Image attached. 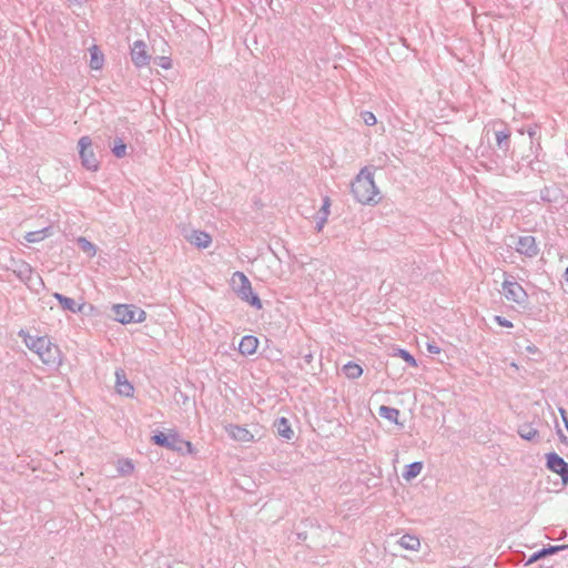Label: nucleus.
Instances as JSON below:
<instances>
[{
	"mask_svg": "<svg viewBox=\"0 0 568 568\" xmlns=\"http://www.w3.org/2000/svg\"><path fill=\"white\" fill-rule=\"evenodd\" d=\"M18 336L22 338L30 351L38 355L42 364L51 368L61 366L62 353L60 347L49 336H33L24 329H20Z\"/></svg>",
	"mask_w": 568,
	"mask_h": 568,
	"instance_id": "1",
	"label": "nucleus"
},
{
	"mask_svg": "<svg viewBox=\"0 0 568 568\" xmlns=\"http://www.w3.org/2000/svg\"><path fill=\"white\" fill-rule=\"evenodd\" d=\"M352 194L355 200L365 205H375L379 202V190L377 189L373 172L363 168L356 175L351 185Z\"/></svg>",
	"mask_w": 568,
	"mask_h": 568,
	"instance_id": "2",
	"label": "nucleus"
},
{
	"mask_svg": "<svg viewBox=\"0 0 568 568\" xmlns=\"http://www.w3.org/2000/svg\"><path fill=\"white\" fill-rule=\"evenodd\" d=\"M491 130L495 136L497 146V156L499 158H513L511 145V131L509 126L503 121H495L491 123Z\"/></svg>",
	"mask_w": 568,
	"mask_h": 568,
	"instance_id": "3",
	"label": "nucleus"
},
{
	"mask_svg": "<svg viewBox=\"0 0 568 568\" xmlns=\"http://www.w3.org/2000/svg\"><path fill=\"white\" fill-rule=\"evenodd\" d=\"M236 280H239V284L235 287V292L237 296L254 306L257 310L262 308V302L260 297L253 292L252 284L247 276L242 272H235L233 274V283L236 284Z\"/></svg>",
	"mask_w": 568,
	"mask_h": 568,
	"instance_id": "4",
	"label": "nucleus"
},
{
	"mask_svg": "<svg viewBox=\"0 0 568 568\" xmlns=\"http://www.w3.org/2000/svg\"><path fill=\"white\" fill-rule=\"evenodd\" d=\"M112 312L114 320L122 324L142 323L146 317L142 308L130 304H115L112 306Z\"/></svg>",
	"mask_w": 568,
	"mask_h": 568,
	"instance_id": "5",
	"label": "nucleus"
},
{
	"mask_svg": "<svg viewBox=\"0 0 568 568\" xmlns=\"http://www.w3.org/2000/svg\"><path fill=\"white\" fill-rule=\"evenodd\" d=\"M78 148L82 166L92 172L98 171L100 168V162L92 149L91 138L88 135L81 136L78 142Z\"/></svg>",
	"mask_w": 568,
	"mask_h": 568,
	"instance_id": "6",
	"label": "nucleus"
},
{
	"mask_svg": "<svg viewBox=\"0 0 568 568\" xmlns=\"http://www.w3.org/2000/svg\"><path fill=\"white\" fill-rule=\"evenodd\" d=\"M501 287L507 301L514 302L518 305H525L528 302L527 292L519 283L514 281L511 276H506Z\"/></svg>",
	"mask_w": 568,
	"mask_h": 568,
	"instance_id": "7",
	"label": "nucleus"
},
{
	"mask_svg": "<svg viewBox=\"0 0 568 568\" xmlns=\"http://www.w3.org/2000/svg\"><path fill=\"white\" fill-rule=\"evenodd\" d=\"M152 442L161 447H165L172 450L181 452L183 447L187 448V452H192V444L187 440H183L178 434L166 435L162 432H158L152 436Z\"/></svg>",
	"mask_w": 568,
	"mask_h": 568,
	"instance_id": "8",
	"label": "nucleus"
},
{
	"mask_svg": "<svg viewBox=\"0 0 568 568\" xmlns=\"http://www.w3.org/2000/svg\"><path fill=\"white\" fill-rule=\"evenodd\" d=\"M516 251L526 257H535L539 253L536 239L532 235L518 236L515 241Z\"/></svg>",
	"mask_w": 568,
	"mask_h": 568,
	"instance_id": "9",
	"label": "nucleus"
},
{
	"mask_svg": "<svg viewBox=\"0 0 568 568\" xmlns=\"http://www.w3.org/2000/svg\"><path fill=\"white\" fill-rule=\"evenodd\" d=\"M547 467L561 477L562 483L568 484V463L556 453L547 454Z\"/></svg>",
	"mask_w": 568,
	"mask_h": 568,
	"instance_id": "10",
	"label": "nucleus"
},
{
	"mask_svg": "<svg viewBox=\"0 0 568 568\" xmlns=\"http://www.w3.org/2000/svg\"><path fill=\"white\" fill-rule=\"evenodd\" d=\"M131 60L136 68H143L150 63L151 57L146 52V44L144 41H134L131 48Z\"/></svg>",
	"mask_w": 568,
	"mask_h": 568,
	"instance_id": "11",
	"label": "nucleus"
},
{
	"mask_svg": "<svg viewBox=\"0 0 568 568\" xmlns=\"http://www.w3.org/2000/svg\"><path fill=\"white\" fill-rule=\"evenodd\" d=\"M13 272L17 277L26 283L29 287L34 285V281L42 284V278L36 274L30 264L26 262L20 263Z\"/></svg>",
	"mask_w": 568,
	"mask_h": 568,
	"instance_id": "12",
	"label": "nucleus"
},
{
	"mask_svg": "<svg viewBox=\"0 0 568 568\" xmlns=\"http://www.w3.org/2000/svg\"><path fill=\"white\" fill-rule=\"evenodd\" d=\"M225 432L231 438L242 443L255 442L254 435L243 426L229 424L225 426Z\"/></svg>",
	"mask_w": 568,
	"mask_h": 568,
	"instance_id": "13",
	"label": "nucleus"
},
{
	"mask_svg": "<svg viewBox=\"0 0 568 568\" xmlns=\"http://www.w3.org/2000/svg\"><path fill=\"white\" fill-rule=\"evenodd\" d=\"M187 241L200 248H206L212 243V237L204 231L195 230L187 236Z\"/></svg>",
	"mask_w": 568,
	"mask_h": 568,
	"instance_id": "14",
	"label": "nucleus"
},
{
	"mask_svg": "<svg viewBox=\"0 0 568 568\" xmlns=\"http://www.w3.org/2000/svg\"><path fill=\"white\" fill-rule=\"evenodd\" d=\"M116 377V390L119 394L124 396H133L134 388L132 384L126 379L125 373L122 369L115 372Z\"/></svg>",
	"mask_w": 568,
	"mask_h": 568,
	"instance_id": "15",
	"label": "nucleus"
},
{
	"mask_svg": "<svg viewBox=\"0 0 568 568\" xmlns=\"http://www.w3.org/2000/svg\"><path fill=\"white\" fill-rule=\"evenodd\" d=\"M258 346V339L257 337L253 335H246L242 337L240 345H239V352L244 356L253 355Z\"/></svg>",
	"mask_w": 568,
	"mask_h": 568,
	"instance_id": "16",
	"label": "nucleus"
},
{
	"mask_svg": "<svg viewBox=\"0 0 568 568\" xmlns=\"http://www.w3.org/2000/svg\"><path fill=\"white\" fill-rule=\"evenodd\" d=\"M53 297L59 302L60 306L64 311H70L72 313H80L82 311V305H78L71 297L64 296L60 293H53Z\"/></svg>",
	"mask_w": 568,
	"mask_h": 568,
	"instance_id": "17",
	"label": "nucleus"
},
{
	"mask_svg": "<svg viewBox=\"0 0 568 568\" xmlns=\"http://www.w3.org/2000/svg\"><path fill=\"white\" fill-rule=\"evenodd\" d=\"M90 68L92 70H101L104 63V55L98 48V45H92L90 49Z\"/></svg>",
	"mask_w": 568,
	"mask_h": 568,
	"instance_id": "18",
	"label": "nucleus"
},
{
	"mask_svg": "<svg viewBox=\"0 0 568 568\" xmlns=\"http://www.w3.org/2000/svg\"><path fill=\"white\" fill-rule=\"evenodd\" d=\"M275 427L281 437L286 440H291L294 436V432L291 428L288 420L285 417H281L275 422Z\"/></svg>",
	"mask_w": 568,
	"mask_h": 568,
	"instance_id": "19",
	"label": "nucleus"
},
{
	"mask_svg": "<svg viewBox=\"0 0 568 568\" xmlns=\"http://www.w3.org/2000/svg\"><path fill=\"white\" fill-rule=\"evenodd\" d=\"M398 544L404 549L414 551L418 550L420 547L419 538L410 534H405L404 536H402L400 539L398 540Z\"/></svg>",
	"mask_w": 568,
	"mask_h": 568,
	"instance_id": "20",
	"label": "nucleus"
},
{
	"mask_svg": "<svg viewBox=\"0 0 568 568\" xmlns=\"http://www.w3.org/2000/svg\"><path fill=\"white\" fill-rule=\"evenodd\" d=\"M378 414L381 417L386 418L392 423H398L399 410L397 408L382 405L378 409Z\"/></svg>",
	"mask_w": 568,
	"mask_h": 568,
	"instance_id": "21",
	"label": "nucleus"
},
{
	"mask_svg": "<svg viewBox=\"0 0 568 568\" xmlns=\"http://www.w3.org/2000/svg\"><path fill=\"white\" fill-rule=\"evenodd\" d=\"M423 469V464L420 462H414L406 466L405 471L403 473V477L406 480H410L417 477Z\"/></svg>",
	"mask_w": 568,
	"mask_h": 568,
	"instance_id": "22",
	"label": "nucleus"
},
{
	"mask_svg": "<svg viewBox=\"0 0 568 568\" xmlns=\"http://www.w3.org/2000/svg\"><path fill=\"white\" fill-rule=\"evenodd\" d=\"M77 244L79 248L84 252L89 257H93L97 254V247L93 243H91L85 237H79L77 240Z\"/></svg>",
	"mask_w": 568,
	"mask_h": 568,
	"instance_id": "23",
	"label": "nucleus"
},
{
	"mask_svg": "<svg viewBox=\"0 0 568 568\" xmlns=\"http://www.w3.org/2000/svg\"><path fill=\"white\" fill-rule=\"evenodd\" d=\"M518 435L525 440H534L538 436V430L529 424H524L519 426Z\"/></svg>",
	"mask_w": 568,
	"mask_h": 568,
	"instance_id": "24",
	"label": "nucleus"
},
{
	"mask_svg": "<svg viewBox=\"0 0 568 568\" xmlns=\"http://www.w3.org/2000/svg\"><path fill=\"white\" fill-rule=\"evenodd\" d=\"M116 469L120 475L128 476L131 475L134 470V465L131 459L123 458L119 459L116 464Z\"/></svg>",
	"mask_w": 568,
	"mask_h": 568,
	"instance_id": "25",
	"label": "nucleus"
},
{
	"mask_svg": "<svg viewBox=\"0 0 568 568\" xmlns=\"http://www.w3.org/2000/svg\"><path fill=\"white\" fill-rule=\"evenodd\" d=\"M343 372L348 378L355 379L362 375L363 369L358 364L349 362L346 365H344Z\"/></svg>",
	"mask_w": 568,
	"mask_h": 568,
	"instance_id": "26",
	"label": "nucleus"
},
{
	"mask_svg": "<svg viewBox=\"0 0 568 568\" xmlns=\"http://www.w3.org/2000/svg\"><path fill=\"white\" fill-rule=\"evenodd\" d=\"M112 153L118 159H122L126 155V144L123 142L121 138L114 139Z\"/></svg>",
	"mask_w": 568,
	"mask_h": 568,
	"instance_id": "27",
	"label": "nucleus"
},
{
	"mask_svg": "<svg viewBox=\"0 0 568 568\" xmlns=\"http://www.w3.org/2000/svg\"><path fill=\"white\" fill-rule=\"evenodd\" d=\"M48 235V229H42L39 231L28 232L24 236L26 241L29 243H38L44 240Z\"/></svg>",
	"mask_w": 568,
	"mask_h": 568,
	"instance_id": "28",
	"label": "nucleus"
},
{
	"mask_svg": "<svg viewBox=\"0 0 568 568\" xmlns=\"http://www.w3.org/2000/svg\"><path fill=\"white\" fill-rule=\"evenodd\" d=\"M539 125L537 124H534V125H530L528 126L527 130H524V129H519L518 132L519 134L524 135L525 132H527V134L529 135V139H530V144L532 145L535 143V141H537V144L539 145Z\"/></svg>",
	"mask_w": 568,
	"mask_h": 568,
	"instance_id": "29",
	"label": "nucleus"
},
{
	"mask_svg": "<svg viewBox=\"0 0 568 568\" xmlns=\"http://www.w3.org/2000/svg\"><path fill=\"white\" fill-rule=\"evenodd\" d=\"M400 357L412 367H417V362L415 357L405 349H399Z\"/></svg>",
	"mask_w": 568,
	"mask_h": 568,
	"instance_id": "30",
	"label": "nucleus"
},
{
	"mask_svg": "<svg viewBox=\"0 0 568 568\" xmlns=\"http://www.w3.org/2000/svg\"><path fill=\"white\" fill-rule=\"evenodd\" d=\"M362 118H363V121L365 122L366 125H374L377 122L376 116L374 115V113L368 112V111L364 112L362 114Z\"/></svg>",
	"mask_w": 568,
	"mask_h": 568,
	"instance_id": "31",
	"label": "nucleus"
},
{
	"mask_svg": "<svg viewBox=\"0 0 568 568\" xmlns=\"http://www.w3.org/2000/svg\"><path fill=\"white\" fill-rule=\"evenodd\" d=\"M540 199L545 203H551L552 202V199L550 196V189L549 187L546 186V187H544L540 191Z\"/></svg>",
	"mask_w": 568,
	"mask_h": 568,
	"instance_id": "32",
	"label": "nucleus"
},
{
	"mask_svg": "<svg viewBox=\"0 0 568 568\" xmlns=\"http://www.w3.org/2000/svg\"><path fill=\"white\" fill-rule=\"evenodd\" d=\"M566 548H568V546L562 545V546H550L548 548H542V549H544L545 555L547 556V555L556 554Z\"/></svg>",
	"mask_w": 568,
	"mask_h": 568,
	"instance_id": "33",
	"label": "nucleus"
},
{
	"mask_svg": "<svg viewBox=\"0 0 568 568\" xmlns=\"http://www.w3.org/2000/svg\"><path fill=\"white\" fill-rule=\"evenodd\" d=\"M495 321L498 323V325H500L503 327H507V328L513 327V323L503 316L496 315Z\"/></svg>",
	"mask_w": 568,
	"mask_h": 568,
	"instance_id": "34",
	"label": "nucleus"
},
{
	"mask_svg": "<svg viewBox=\"0 0 568 568\" xmlns=\"http://www.w3.org/2000/svg\"><path fill=\"white\" fill-rule=\"evenodd\" d=\"M545 556H546V555H545V552H544V549H541V550H539V551L535 552V554L530 557V559L528 560V562H534V561H536V560H538V559H540V558H542V557H545Z\"/></svg>",
	"mask_w": 568,
	"mask_h": 568,
	"instance_id": "35",
	"label": "nucleus"
},
{
	"mask_svg": "<svg viewBox=\"0 0 568 568\" xmlns=\"http://www.w3.org/2000/svg\"><path fill=\"white\" fill-rule=\"evenodd\" d=\"M427 349L432 354H439L440 353V348L437 345H435V344H428L427 345Z\"/></svg>",
	"mask_w": 568,
	"mask_h": 568,
	"instance_id": "36",
	"label": "nucleus"
},
{
	"mask_svg": "<svg viewBox=\"0 0 568 568\" xmlns=\"http://www.w3.org/2000/svg\"><path fill=\"white\" fill-rule=\"evenodd\" d=\"M160 65H161L162 68H164V69H169V68L171 67V61H170V59H169V58H166V57H162V58H161V63H160Z\"/></svg>",
	"mask_w": 568,
	"mask_h": 568,
	"instance_id": "37",
	"label": "nucleus"
},
{
	"mask_svg": "<svg viewBox=\"0 0 568 568\" xmlns=\"http://www.w3.org/2000/svg\"><path fill=\"white\" fill-rule=\"evenodd\" d=\"M560 413H561V416H562V418H564V422H565L566 428H567V430H568V420H567V418H566V416H565V410H564V409H560Z\"/></svg>",
	"mask_w": 568,
	"mask_h": 568,
	"instance_id": "38",
	"label": "nucleus"
},
{
	"mask_svg": "<svg viewBox=\"0 0 568 568\" xmlns=\"http://www.w3.org/2000/svg\"><path fill=\"white\" fill-rule=\"evenodd\" d=\"M558 435H559V438L561 439V442H566L567 440V437L562 434V432L559 429L558 430Z\"/></svg>",
	"mask_w": 568,
	"mask_h": 568,
	"instance_id": "39",
	"label": "nucleus"
},
{
	"mask_svg": "<svg viewBox=\"0 0 568 568\" xmlns=\"http://www.w3.org/2000/svg\"><path fill=\"white\" fill-rule=\"evenodd\" d=\"M564 280L568 283V267L566 268L564 273Z\"/></svg>",
	"mask_w": 568,
	"mask_h": 568,
	"instance_id": "40",
	"label": "nucleus"
},
{
	"mask_svg": "<svg viewBox=\"0 0 568 568\" xmlns=\"http://www.w3.org/2000/svg\"><path fill=\"white\" fill-rule=\"evenodd\" d=\"M311 358H312V355H307V356H306V361H307V362H310V361H311Z\"/></svg>",
	"mask_w": 568,
	"mask_h": 568,
	"instance_id": "41",
	"label": "nucleus"
},
{
	"mask_svg": "<svg viewBox=\"0 0 568 568\" xmlns=\"http://www.w3.org/2000/svg\"><path fill=\"white\" fill-rule=\"evenodd\" d=\"M327 205H328V201L326 200V201L324 202V209H325Z\"/></svg>",
	"mask_w": 568,
	"mask_h": 568,
	"instance_id": "42",
	"label": "nucleus"
}]
</instances>
